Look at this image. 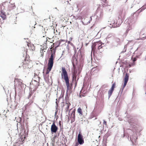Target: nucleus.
Instances as JSON below:
<instances>
[{"mask_svg": "<svg viewBox=\"0 0 146 146\" xmlns=\"http://www.w3.org/2000/svg\"><path fill=\"white\" fill-rule=\"evenodd\" d=\"M61 78L62 79L63 78L65 80L66 86V94H67L68 90L72 89V84H70L67 72L65 68L64 67L62 68Z\"/></svg>", "mask_w": 146, "mask_h": 146, "instance_id": "nucleus-1", "label": "nucleus"}, {"mask_svg": "<svg viewBox=\"0 0 146 146\" xmlns=\"http://www.w3.org/2000/svg\"><path fill=\"white\" fill-rule=\"evenodd\" d=\"M58 127L57 126L54 121L53 122L51 127V133L53 134L54 133H56L58 130Z\"/></svg>", "mask_w": 146, "mask_h": 146, "instance_id": "nucleus-2", "label": "nucleus"}, {"mask_svg": "<svg viewBox=\"0 0 146 146\" xmlns=\"http://www.w3.org/2000/svg\"><path fill=\"white\" fill-rule=\"evenodd\" d=\"M78 143L80 145H82L84 143V140L83 138V136L82 135L80 132H79L78 137Z\"/></svg>", "mask_w": 146, "mask_h": 146, "instance_id": "nucleus-3", "label": "nucleus"}, {"mask_svg": "<svg viewBox=\"0 0 146 146\" xmlns=\"http://www.w3.org/2000/svg\"><path fill=\"white\" fill-rule=\"evenodd\" d=\"M54 58L53 53H52L48 60V65L53 66Z\"/></svg>", "mask_w": 146, "mask_h": 146, "instance_id": "nucleus-4", "label": "nucleus"}, {"mask_svg": "<svg viewBox=\"0 0 146 146\" xmlns=\"http://www.w3.org/2000/svg\"><path fill=\"white\" fill-rule=\"evenodd\" d=\"M122 22V21L120 19H119L116 23H115V22L111 26H110V27H111L112 28L119 27L120 26Z\"/></svg>", "mask_w": 146, "mask_h": 146, "instance_id": "nucleus-5", "label": "nucleus"}, {"mask_svg": "<svg viewBox=\"0 0 146 146\" xmlns=\"http://www.w3.org/2000/svg\"><path fill=\"white\" fill-rule=\"evenodd\" d=\"M125 12L124 10H120L119 12V19L124 17L125 15Z\"/></svg>", "mask_w": 146, "mask_h": 146, "instance_id": "nucleus-6", "label": "nucleus"}, {"mask_svg": "<svg viewBox=\"0 0 146 146\" xmlns=\"http://www.w3.org/2000/svg\"><path fill=\"white\" fill-rule=\"evenodd\" d=\"M129 78V74L126 73L125 74V77L124 78V82H127Z\"/></svg>", "mask_w": 146, "mask_h": 146, "instance_id": "nucleus-7", "label": "nucleus"}, {"mask_svg": "<svg viewBox=\"0 0 146 146\" xmlns=\"http://www.w3.org/2000/svg\"><path fill=\"white\" fill-rule=\"evenodd\" d=\"M97 44L98 43L96 44H93L91 46L92 51L93 52V54H94L95 52L96 49V46Z\"/></svg>", "mask_w": 146, "mask_h": 146, "instance_id": "nucleus-8", "label": "nucleus"}, {"mask_svg": "<svg viewBox=\"0 0 146 146\" xmlns=\"http://www.w3.org/2000/svg\"><path fill=\"white\" fill-rule=\"evenodd\" d=\"M52 67H53V66H50V65H48V70H46V74H47L49 73V72L51 70Z\"/></svg>", "mask_w": 146, "mask_h": 146, "instance_id": "nucleus-9", "label": "nucleus"}, {"mask_svg": "<svg viewBox=\"0 0 146 146\" xmlns=\"http://www.w3.org/2000/svg\"><path fill=\"white\" fill-rule=\"evenodd\" d=\"M61 96V95L59 97V98H58L57 100V99H56V106H58V102H59L60 99H62H62H63V97H62V96Z\"/></svg>", "mask_w": 146, "mask_h": 146, "instance_id": "nucleus-10", "label": "nucleus"}, {"mask_svg": "<svg viewBox=\"0 0 146 146\" xmlns=\"http://www.w3.org/2000/svg\"><path fill=\"white\" fill-rule=\"evenodd\" d=\"M127 23L128 24L129 27L126 30V34L128 33L129 31L132 29V27H131L130 23L128 22Z\"/></svg>", "mask_w": 146, "mask_h": 146, "instance_id": "nucleus-11", "label": "nucleus"}, {"mask_svg": "<svg viewBox=\"0 0 146 146\" xmlns=\"http://www.w3.org/2000/svg\"><path fill=\"white\" fill-rule=\"evenodd\" d=\"M127 82H124L123 85L122 86V90H120L119 91V93H120L121 92V93L123 91L124 88L125 87V86H126L127 84Z\"/></svg>", "mask_w": 146, "mask_h": 146, "instance_id": "nucleus-12", "label": "nucleus"}, {"mask_svg": "<svg viewBox=\"0 0 146 146\" xmlns=\"http://www.w3.org/2000/svg\"><path fill=\"white\" fill-rule=\"evenodd\" d=\"M113 90H111L110 89L109 90L108 92V99H109L111 95H112V93L113 92Z\"/></svg>", "mask_w": 146, "mask_h": 146, "instance_id": "nucleus-13", "label": "nucleus"}, {"mask_svg": "<svg viewBox=\"0 0 146 146\" xmlns=\"http://www.w3.org/2000/svg\"><path fill=\"white\" fill-rule=\"evenodd\" d=\"M79 114L81 115H82V109L80 108H79L77 110Z\"/></svg>", "mask_w": 146, "mask_h": 146, "instance_id": "nucleus-14", "label": "nucleus"}, {"mask_svg": "<svg viewBox=\"0 0 146 146\" xmlns=\"http://www.w3.org/2000/svg\"><path fill=\"white\" fill-rule=\"evenodd\" d=\"M71 117L72 118L75 119V111H72L71 113Z\"/></svg>", "mask_w": 146, "mask_h": 146, "instance_id": "nucleus-15", "label": "nucleus"}, {"mask_svg": "<svg viewBox=\"0 0 146 146\" xmlns=\"http://www.w3.org/2000/svg\"><path fill=\"white\" fill-rule=\"evenodd\" d=\"M66 104L67 105L66 107L65 108V110L66 112H67L69 110V106L71 105V104L70 103H69V104H68L67 103H66Z\"/></svg>", "mask_w": 146, "mask_h": 146, "instance_id": "nucleus-16", "label": "nucleus"}, {"mask_svg": "<svg viewBox=\"0 0 146 146\" xmlns=\"http://www.w3.org/2000/svg\"><path fill=\"white\" fill-rule=\"evenodd\" d=\"M74 55L73 56V57L72 58V65L73 66L74 65V61L75 60L76 61H77V59H76V58L74 57Z\"/></svg>", "mask_w": 146, "mask_h": 146, "instance_id": "nucleus-17", "label": "nucleus"}, {"mask_svg": "<svg viewBox=\"0 0 146 146\" xmlns=\"http://www.w3.org/2000/svg\"><path fill=\"white\" fill-rule=\"evenodd\" d=\"M139 10H137V11H136L135 12H134L133 14V15L135 14H137V15H138L139 13H140V12H141L142 11V10H141L140 11H139Z\"/></svg>", "mask_w": 146, "mask_h": 146, "instance_id": "nucleus-18", "label": "nucleus"}, {"mask_svg": "<svg viewBox=\"0 0 146 146\" xmlns=\"http://www.w3.org/2000/svg\"><path fill=\"white\" fill-rule=\"evenodd\" d=\"M115 83L113 84H112L111 88L110 89L113 91V90H114V88L115 87Z\"/></svg>", "mask_w": 146, "mask_h": 146, "instance_id": "nucleus-19", "label": "nucleus"}, {"mask_svg": "<svg viewBox=\"0 0 146 146\" xmlns=\"http://www.w3.org/2000/svg\"><path fill=\"white\" fill-rule=\"evenodd\" d=\"M76 77H75V78H74V76H72V82L74 81H75V88L76 87V84H77V82H76Z\"/></svg>", "mask_w": 146, "mask_h": 146, "instance_id": "nucleus-20", "label": "nucleus"}, {"mask_svg": "<svg viewBox=\"0 0 146 146\" xmlns=\"http://www.w3.org/2000/svg\"><path fill=\"white\" fill-rule=\"evenodd\" d=\"M0 16L3 20H5L6 18V15H1Z\"/></svg>", "mask_w": 146, "mask_h": 146, "instance_id": "nucleus-21", "label": "nucleus"}, {"mask_svg": "<svg viewBox=\"0 0 146 146\" xmlns=\"http://www.w3.org/2000/svg\"><path fill=\"white\" fill-rule=\"evenodd\" d=\"M33 94V92H32V91H31V92H30L29 93V95L28 96V99H29V98L31 97V96Z\"/></svg>", "mask_w": 146, "mask_h": 146, "instance_id": "nucleus-22", "label": "nucleus"}, {"mask_svg": "<svg viewBox=\"0 0 146 146\" xmlns=\"http://www.w3.org/2000/svg\"><path fill=\"white\" fill-rule=\"evenodd\" d=\"M62 3L64 2V3L66 4H68V1L67 0H63Z\"/></svg>", "mask_w": 146, "mask_h": 146, "instance_id": "nucleus-23", "label": "nucleus"}, {"mask_svg": "<svg viewBox=\"0 0 146 146\" xmlns=\"http://www.w3.org/2000/svg\"><path fill=\"white\" fill-rule=\"evenodd\" d=\"M1 13L2 15H6L5 13L3 11V10H1Z\"/></svg>", "mask_w": 146, "mask_h": 146, "instance_id": "nucleus-24", "label": "nucleus"}, {"mask_svg": "<svg viewBox=\"0 0 146 146\" xmlns=\"http://www.w3.org/2000/svg\"><path fill=\"white\" fill-rule=\"evenodd\" d=\"M5 9L4 7L3 4H1L0 5V9Z\"/></svg>", "mask_w": 146, "mask_h": 146, "instance_id": "nucleus-25", "label": "nucleus"}, {"mask_svg": "<svg viewBox=\"0 0 146 146\" xmlns=\"http://www.w3.org/2000/svg\"><path fill=\"white\" fill-rule=\"evenodd\" d=\"M102 44L100 45H99L98 46V48L99 50L102 48Z\"/></svg>", "mask_w": 146, "mask_h": 146, "instance_id": "nucleus-26", "label": "nucleus"}, {"mask_svg": "<svg viewBox=\"0 0 146 146\" xmlns=\"http://www.w3.org/2000/svg\"><path fill=\"white\" fill-rule=\"evenodd\" d=\"M103 2L102 3V4H104V3H106L107 2V0H101Z\"/></svg>", "mask_w": 146, "mask_h": 146, "instance_id": "nucleus-27", "label": "nucleus"}, {"mask_svg": "<svg viewBox=\"0 0 146 146\" xmlns=\"http://www.w3.org/2000/svg\"><path fill=\"white\" fill-rule=\"evenodd\" d=\"M146 9V4L144 5L142 7V9Z\"/></svg>", "mask_w": 146, "mask_h": 146, "instance_id": "nucleus-28", "label": "nucleus"}, {"mask_svg": "<svg viewBox=\"0 0 146 146\" xmlns=\"http://www.w3.org/2000/svg\"><path fill=\"white\" fill-rule=\"evenodd\" d=\"M21 86L22 87H25L26 86V85L25 84H23L22 83H21Z\"/></svg>", "mask_w": 146, "mask_h": 146, "instance_id": "nucleus-29", "label": "nucleus"}, {"mask_svg": "<svg viewBox=\"0 0 146 146\" xmlns=\"http://www.w3.org/2000/svg\"><path fill=\"white\" fill-rule=\"evenodd\" d=\"M128 121L129 123H133V122H132V119H130L128 120Z\"/></svg>", "mask_w": 146, "mask_h": 146, "instance_id": "nucleus-30", "label": "nucleus"}, {"mask_svg": "<svg viewBox=\"0 0 146 146\" xmlns=\"http://www.w3.org/2000/svg\"><path fill=\"white\" fill-rule=\"evenodd\" d=\"M103 124L104 125H107V122L104 120H103Z\"/></svg>", "mask_w": 146, "mask_h": 146, "instance_id": "nucleus-31", "label": "nucleus"}, {"mask_svg": "<svg viewBox=\"0 0 146 146\" xmlns=\"http://www.w3.org/2000/svg\"><path fill=\"white\" fill-rule=\"evenodd\" d=\"M137 58L135 57L133 59H132V60L133 62H135L137 60Z\"/></svg>", "mask_w": 146, "mask_h": 146, "instance_id": "nucleus-32", "label": "nucleus"}, {"mask_svg": "<svg viewBox=\"0 0 146 146\" xmlns=\"http://www.w3.org/2000/svg\"><path fill=\"white\" fill-rule=\"evenodd\" d=\"M115 40L117 42H119L120 41V39L118 38H115Z\"/></svg>", "mask_w": 146, "mask_h": 146, "instance_id": "nucleus-33", "label": "nucleus"}, {"mask_svg": "<svg viewBox=\"0 0 146 146\" xmlns=\"http://www.w3.org/2000/svg\"><path fill=\"white\" fill-rule=\"evenodd\" d=\"M57 112H58V111L57 110V109H56V111L55 112V115H54L55 117H56V115L57 114Z\"/></svg>", "mask_w": 146, "mask_h": 146, "instance_id": "nucleus-34", "label": "nucleus"}, {"mask_svg": "<svg viewBox=\"0 0 146 146\" xmlns=\"http://www.w3.org/2000/svg\"><path fill=\"white\" fill-rule=\"evenodd\" d=\"M90 20L88 22V23H90L92 20V16H91L90 17Z\"/></svg>", "mask_w": 146, "mask_h": 146, "instance_id": "nucleus-35", "label": "nucleus"}, {"mask_svg": "<svg viewBox=\"0 0 146 146\" xmlns=\"http://www.w3.org/2000/svg\"><path fill=\"white\" fill-rule=\"evenodd\" d=\"M129 20V19H128V20L127 19H126V20L125 21H124V23L125 24H126V23H127V22H128V20Z\"/></svg>", "mask_w": 146, "mask_h": 146, "instance_id": "nucleus-36", "label": "nucleus"}, {"mask_svg": "<svg viewBox=\"0 0 146 146\" xmlns=\"http://www.w3.org/2000/svg\"><path fill=\"white\" fill-rule=\"evenodd\" d=\"M75 119L72 118V119L71 120V123L74 122L75 121Z\"/></svg>", "mask_w": 146, "mask_h": 146, "instance_id": "nucleus-37", "label": "nucleus"}, {"mask_svg": "<svg viewBox=\"0 0 146 146\" xmlns=\"http://www.w3.org/2000/svg\"><path fill=\"white\" fill-rule=\"evenodd\" d=\"M79 144V143H76L75 146H78V145Z\"/></svg>", "mask_w": 146, "mask_h": 146, "instance_id": "nucleus-38", "label": "nucleus"}, {"mask_svg": "<svg viewBox=\"0 0 146 146\" xmlns=\"http://www.w3.org/2000/svg\"><path fill=\"white\" fill-rule=\"evenodd\" d=\"M59 125H60V127H61V121H60L59 122Z\"/></svg>", "mask_w": 146, "mask_h": 146, "instance_id": "nucleus-39", "label": "nucleus"}, {"mask_svg": "<svg viewBox=\"0 0 146 146\" xmlns=\"http://www.w3.org/2000/svg\"><path fill=\"white\" fill-rule=\"evenodd\" d=\"M71 42H70V41H69L68 42V44H70V43H71Z\"/></svg>", "mask_w": 146, "mask_h": 146, "instance_id": "nucleus-40", "label": "nucleus"}, {"mask_svg": "<svg viewBox=\"0 0 146 146\" xmlns=\"http://www.w3.org/2000/svg\"><path fill=\"white\" fill-rule=\"evenodd\" d=\"M126 51V49L125 50V51H123L121 52V53H123L124 52H125Z\"/></svg>", "mask_w": 146, "mask_h": 146, "instance_id": "nucleus-41", "label": "nucleus"}, {"mask_svg": "<svg viewBox=\"0 0 146 146\" xmlns=\"http://www.w3.org/2000/svg\"><path fill=\"white\" fill-rule=\"evenodd\" d=\"M55 52H56V50H54L53 51V54H55Z\"/></svg>", "mask_w": 146, "mask_h": 146, "instance_id": "nucleus-42", "label": "nucleus"}, {"mask_svg": "<svg viewBox=\"0 0 146 146\" xmlns=\"http://www.w3.org/2000/svg\"><path fill=\"white\" fill-rule=\"evenodd\" d=\"M59 46L58 45L55 47V48L56 49L57 47Z\"/></svg>", "mask_w": 146, "mask_h": 146, "instance_id": "nucleus-43", "label": "nucleus"}, {"mask_svg": "<svg viewBox=\"0 0 146 146\" xmlns=\"http://www.w3.org/2000/svg\"><path fill=\"white\" fill-rule=\"evenodd\" d=\"M59 46L58 45L55 47V48L56 49L57 47Z\"/></svg>", "mask_w": 146, "mask_h": 146, "instance_id": "nucleus-44", "label": "nucleus"}, {"mask_svg": "<svg viewBox=\"0 0 146 146\" xmlns=\"http://www.w3.org/2000/svg\"><path fill=\"white\" fill-rule=\"evenodd\" d=\"M59 41L58 45L59 46L61 42H60L59 41Z\"/></svg>", "mask_w": 146, "mask_h": 146, "instance_id": "nucleus-45", "label": "nucleus"}, {"mask_svg": "<svg viewBox=\"0 0 146 146\" xmlns=\"http://www.w3.org/2000/svg\"><path fill=\"white\" fill-rule=\"evenodd\" d=\"M144 37H143L141 38V40H144Z\"/></svg>", "mask_w": 146, "mask_h": 146, "instance_id": "nucleus-46", "label": "nucleus"}, {"mask_svg": "<svg viewBox=\"0 0 146 146\" xmlns=\"http://www.w3.org/2000/svg\"><path fill=\"white\" fill-rule=\"evenodd\" d=\"M70 44L72 46H73L74 45L71 42V43Z\"/></svg>", "mask_w": 146, "mask_h": 146, "instance_id": "nucleus-47", "label": "nucleus"}, {"mask_svg": "<svg viewBox=\"0 0 146 146\" xmlns=\"http://www.w3.org/2000/svg\"><path fill=\"white\" fill-rule=\"evenodd\" d=\"M118 119H119V120H120V121H121V120H122V119H119V118H118Z\"/></svg>", "mask_w": 146, "mask_h": 146, "instance_id": "nucleus-48", "label": "nucleus"}, {"mask_svg": "<svg viewBox=\"0 0 146 146\" xmlns=\"http://www.w3.org/2000/svg\"><path fill=\"white\" fill-rule=\"evenodd\" d=\"M118 119H119V120H120V121H121V120H122V119H119V118H118Z\"/></svg>", "mask_w": 146, "mask_h": 146, "instance_id": "nucleus-49", "label": "nucleus"}, {"mask_svg": "<svg viewBox=\"0 0 146 146\" xmlns=\"http://www.w3.org/2000/svg\"><path fill=\"white\" fill-rule=\"evenodd\" d=\"M98 12V10H97L96 11V13H97Z\"/></svg>", "mask_w": 146, "mask_h": 146, "instance_id": "nucleus-50", "label": "nucleus"}, {"mask_svg": "<svg viewBox=\"0 0 146 146\" xmlns=\"http://www.w3.org/2000/svg\"><path fill=\"white\" fill-rule=\"evenodd\" d=\"M35 91H36V90H33V92H35Z\"/></svg>", "mask_w": 146, "mask_h": 146, "instance_id": "nucleus-51", "label": "nucleus"}, {"mask_svg": "<svg viewBox=\"0 0 146 146\" xmlns=\"http://www.w3.org/2000/svg\"><path fill=\"white\" fill-rule=\"evenodd\" d=\"M144 37V38L146 39V36H145V37Z\"/></svg>", "mask_w": 146, "mask_h": 146, "instance_id": "nucleus-52", "label": "nucleus"}, {"mask_svg": "<svg viewBox=\"0 0 146 146\" xmlns=\"http://www.w3.org/2000/svg\"><path fill=\"white\" fill-rule=\"evenodd\" d=\"M38 86H39V82H38Z\"/></svg>", "mask_w": 146, "mask_h": 146, "instance_id": "nucleus-53", "label": "nucleus"}, {"mask_svg": "<svg viewBox=\"0 0 146 146\" xmlns=\"http://www.w3.org/2000/svg\"><path fill=\"white\" fill-rule=\"evenodd\" d=\"M38 78H39V80H40V77H39H39H38Z\"/></svg>", "mask_w": 146, "mask_h": 146, "instance_id": "nucleus-54", "label": "nucleus"}, {"mask_svg": "<svg viewBox=\"0 0 146 146\" xmlns=\"http://www.w3.org/2000/svg\"><path fill=\"white\" fill-rule=\"evenodd\" d=\"M137 49H138V48L135 51V52L136 50H137Z\"/></svg>", "mask_w": 146, "mask_h": 146, "instance_id": "nucleus-55", "label": "nucleus"}, {"mask_svg": "<svg viewBox=\"0 0 146 146\" xmlns=\"http://www.w3.org/2000/svg\"><path fill=\"white\" fill-rule=\"evenodd\" d=\"M95 68H92V70H93V69H94Z\"/></svg>", "mask_w": 146, "mask_h": 146, "instance_id": "nucleus-56", "label": "nucleus"}, {"mask_svg": "<svg viewBox=\"0 0 146 146\" xmlns=\"http://www.w3.org/2000/svg\"><path fill=\"white\" fill-rule=\"evenodd\" d=\"M107 43H109V42H108V41H107Z\"/></svg>", "mask_w": 146, "mask_h": 146, "instance_id": "nucleus-57", "label": "nucleus"}, {"mask_svg": "<svg viewBox=\"0 0 146 146\" xmlns=\"http://www.w3.org/2000/svg\"><path fill=\"white\" fill-rule=\"evenodd\" d=\"M72 39V38H70V40H71Z\"/></svg>", "mask_w": 146, "mask_h": 146, "instance_id": "nucleus-58", "label": "nucleus"}, {"mask_svg": "<svg viewBox=\"0 0 146 146\" xmlns=\"http://www.w3.org/2000/svg\"><path fill=\"white\" fill-rule=\"evenodd\" d=\"M124 136H125V135H124H124H123V137H124Z\"/></svg>", "mask_w": 146, "mask_h": 146, "instance_id": "nucleus-59", "label": "nucleus"}, {"mask_svg": "<svg viewBox=\"0 0 146 146\" xmlns=\"http://www.w3.org/2000/svg\"><path fill=\"white\" fill-rule=\"evenodd\" d=\"M55 9H57V7H55Z\"/></svg>", "mask_w": 146, "mask_h": 146, "instance_id": "nucleus-60", "label": "nucleus"}, {"mask_svg": "<svg viewBox=\"0 0 146 146\" xmlns=\"http://www.w3.org/2000/svg\"><path fill=\"white\" fill-rule=\"evenodd\" d=\"M61 41H62V40H62V39H61Z\"/></svg>", "mask_w": 146, "mask_h": 146, "instance_id": "nucleus-61", "label": "nucleus"}, {"mask_svg": "<svg viewBox=\"0 0 146 146\" xmlns=\"http://www.w3.org/2000/svg\"><path fill=\"white\" fill-rule=\"evenodd\" d=\"M134 64H132V65H134Z\"/></svg>", "mask_w": 146, "mask_h": 146, "instance_id": "nucleus-62", "label": "nucleus"}]
</instances>
